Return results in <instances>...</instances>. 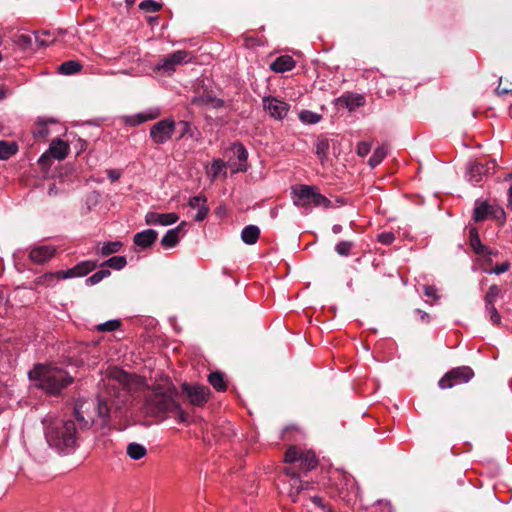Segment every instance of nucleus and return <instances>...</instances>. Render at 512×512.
I'll return each mask as SVG.
<instances>
[{"label":"nucleus","instance_id":"nucleus-25","mask_svg":"<svg viewBox=\"0 0 512 512\" xmlns=\"http://www.w3.org/2000/svg\"><path fill=\"white\" fill-rule=\"evenodd\" d=\"M260 236V229L256 225H247L241 232V239L247 245L255 244Z\"/></svg>","mask_w":512,"mask_h":512},{"label":"nucleus","instance_id":"nucleus-27","mask_svg":"<svg viewBox=\"0 0 512 512\" xmlns=\"http://www.w3.org/2000/svg\"><path fill=\"white\" fill-rule=\"evenodd\" d=\"M97 266V263L91 260H86L78 263L73 267L76 277H83L89 274Z\"/></svg>","mask_w":512,"mask_h":512},{"label":"nucleus","instance_id":"nucleus-4","mask_svg":"<svg viewBox=\"0 0 512 512\" xmlns=\"http://www.w3.org/2000/svg\"><path fill=\"white\" fill-rule=\"evenodd\" d=\"M28 376L37 388L53 396L59 395L74 380L67 371L52 364H37Z\"/></svg>","mask_w":512,"mask_h":512},{"label":"nucleus","instance_id":"nucleus-60","mask_svg":"<svg viewBox=\"0 0 512 512\" xmlns=\"http://www.w3.org/2000/svg\"><path fill=\"white\" fill-rule=\"evenodd\" d=\"M508 207L512 209V185L508 190Z\"/></svg>","mask_w":512,"mask_h":512},{"label":"nucleus","instance_id":"nucleus-39","mask_svg":"<svg viewBox=\"0 0 512 512\" xmlns=\"http://www.w3.org/2000/svg\"><path fill=\"white\" fill-rule=\"evenodd\" d=\"M299 118L303 123L316 124L320 121L321 116L309 110H303L299 114Z\"/></svg>","mask_w":512,"mask_h":512},{"label":"nucleus","instance_id":"nucleus-8","mask_svg":"<svg viewBox=\"0 0 512 512\" xmlns=\"http://www.w3.org/2000/svg\"><path fill=\"white\" fill-rule=\"evenodd\" d=\"M502 294V288L496 284H493L489 287L484 297L485 314L493 325H499L501 323V316L495 307V303L497 299L502 296Z\"/></svg>","mask_w":512,"mask_h":512},{"label":"nucleus","instance_id":"nucleus-33","mask_svg":"<svg viewBox=\"0 0 512 512\" xmlns=\"http://www.w3.org/2000/svg\"><path fill=\"white\" fill-rule=\"evenodd\" d=\"M209 383L215 388L217 391H225L226 383L224 380V376L221 372H212L208 376Z\"/></svg>","mask_w":512,"mask_h":512},{"label":"nucleus","instance_id":"nucleus-64","mask_svg":"<svg viewBox=\"0 0 512 512\" xmlns=\"http://www.w3.org/2000/svg\"><path fill=\"white\" fill-rule=\"evenodd\" d=\"M496 92L499 94V95H503V94H506L508 92H510V90H507V89H500L499 87L496 89Z\"/></svg>","mask_w":512,"mask_h":512},{"label":"nucleus","instance_id":"nucleus-57","mask_svg":"<svg viewBox=\"0 0 512 512\" xmlns=\"http://www.w3.org/2000/svg\"><path fill=\"white\" fill-rule=\"evenodd\" d=\"M312 502L318 506L319 508H321L322 510H325V506H324V503H323V500L322 498L318 497V496H314L312 499Z\"/></svg>","mask_w":512,"mask_h":512},{"label":"nucleus","instance_id":"nucleus-47","mask_svg":"<svg viewBox=\"0 0 512 512\" xmlns=\"http://www.w3.org/2000/svg\"><path fill=\"white\" fill-rule=\"evenodd\" d=\"M424 295L433 298L434 300L439 299V295L437 294V288L433 285H425L423 287Z\"/></svg>","mask_w":512,"mask_h":512},{"label":"nucleus","instance_id":"nucleus-10","mask_svg":"<svg viewBox=\"0 0 512 512\" xmlns=\"http://www.w3.org/2000/svg\"><path fill=\"white\" fill-rule=\"evenodd\" d=\"M189 53L184 50H178L162 58L156 65V69L159 71L173 72L178 65L189 62Z\"/></svg>","mask_w":512,"mask_h":512},{"label":"nucleus","instance_id":"nucleus-44","mask_svg":"<svg viewBox=\"0 0 512 512\" xmlns=\"http://www.w3.org/2000/svg\"><path fill=\"white\" fill-rule=\"evenodd\" d=\"M120 325H121V323L119 320H109V321H106L104 323L97 325L96 328L98 331L112 332V331L117 330L120 327Z\"/></svg>","mask_w":512,"mask_h":512},{"label":"nucleus","instance_id":"nucleus-54","mask_svg":"<svg viewBox=\"0 0 512 512\" xmlns=\"http://www.w3.org/2000/svg\"><path fill=\"white\" fill-rule=\"evenodd\" d=\"M299 494L300 489H297L296 486H293V488L289 492V497L292 499L293 502H296L298 500Z\"/></svg>","mask_w":512,"mask_h":512},{"label":"nucleus","instance_id":"nucleus-14","mask_svg":"<svg viewBox=\"0 0 512 512\" xmlns=\"http://www.w3.org/2000/svg\"><path fill=\"white\" fill-rule=\"evenodd\" d=\"M179 219V216L176 213H157L153 211H149L145 215V223L147 225H159V226H168L176 223Z\"/></svg>","mask_w":512,"mask_h":512},{"label":"nucleus","instance_id":"nucleus-61","mask_svg":"<svg viewBox=\"0 0 512 512\" xmlns=\"http://www.w3.org/2000/svg\"><path fill=\"white\" fill-rule=\"evenodd\" d=\"M332 231H333V233L338 234L342 231V226L339 224H335L332 227Z\"/></svg>","mask_w":512,"mask_h":512},{"label":"nucleus","instance_id":"nucleus-9","mask_svg":"<svg viewBox=\"0 0 512 512\" xmlns=\"http://www.w3.org/2000/svg\"><path fill=\"white\" fill-rule=\"evenodd\" d=\"M182 391L187 395L194 406H203L209 399L210 389L203 385H189L184 383Z\"/></svg>","mask_w":512,"mask_h":512},{"label":"nucleus","instance_id":"nucleus-43","mask_svg":"<svg viewBox=\"0 0 512 512\" xmlns=\"http://www.w3.org/2000/svg\"><path fill=\"white\" fill-rule=\"evenodd\" d=\"M353 248V242L351 241H340L335 246V251L340 256H349L351 249Z\"/></svg>","mask_w":512,"mask_h":512},{"label":"nucleus","instance_id":"nucleus-18","mask_svg":"<svg viewBox=\"0 0 512 512\" xmlns=\"http://www.w3.org/2000/svg\"><path fill=\"white\" fill-rule=\"evenodd\" d=\"M161 112L159 108H150L145 112H141L135 115L128 116L126 123L131 126L140 125L144 122L156 119L160 116Z\"/></svg>","mask_w":512,"mask_h":512},{"label":"nucleus","instance_id":"nucleus-32","mask_svg":"<svg viewBox=\"0 0 512 512\" xmlns=\"http://www.w3.org/2000/svg\"><path fill=\"white\" fill-rule=\"evenodd\" d=\"M227 167V163L224 162L221 159H214L211 165V168L208 171V176L214 180L216 179L221 173L223 175H226L225 168Z\"/></svg>","mask_w":512,"mask_h":512},{"label":"nucleus","instance_id":"nucleus-50","mask_svg":"<svg viewBox=\"0 0 512 512\" xmlns=\"http://www.w3.org/2000/svg\"><path fill=\"white\" fill-rule=\"evenodd\" d=\"M509 267H510V264L508 262H504L501 265L495 266L491 271H489V273L495 274V275H500V274L506 272L509 269Z\"/></svg>","mask_w":512,"mask_h":512},{"label":"nucleus","instance_id":"nucleus-37","mask_svg":"<svg viewBox=\"0 0 512 512\" xmlns=\"http://www.w3.org/2000/svg\"><path fill=\"white\" fill-rule=\"evenodd\" d=\"M111 274L110 270L108 269H101L97 272H95L90 277L86 278L85 283L87 286H93L95 284H98L101 282L104 278L109 277Z\"/></svg>","mask_w":512,"mask_h":512},{"label":"nucleus","instance_id":"nucleus-28","mask_svg":"<svg viewBox=\"0 0 512 512\" xmlns=\"http://www.w3.org/2000/svg\"><path fill=\"white\" fill-rule=\"evenodd\" d=\"M316 155L318 156L321 163L327 159L330 144L327 138H318L315 143Z\"/></svg>","mask_w":512,"mask_h":512},{"label":"nucleus","instance_id":"nucleus-56","mask_svg":"<svg viewBox=\"0 0 512 512\" xmlns=\"http://www.w3.org/2000/svg\"><path fill=\"white\" fill-rule=\"evenodd\" d=\"M50 157V154L48 153V151H46L44 154H42L38 160V163L41 165V166H46L47 165V162H48V159Z\"/></svg>","mask_w":512,"mask_h":512},{"label":"nucleus","instance_id":"nucleus-42","mask_svg":"<svg viewBox=\"0 0 512 512\" xmlns=\"http://www.w3.org/2000/svg\"><path fill=\"white\" fill-rule=\"evenodd\" d=\"M139 8L145 12H158L162 8V4L154 0H144L140 3Z\"/></svg>","mask_w":512,"mask_h":512},{"label":"nucleus","instance_id":"nucleus-21","mask_svg":"<svg viewBox=\"0 0 512 512\" xmlns=\"http://www.w3.org/2000/svg\"><path fill=\"white\" fill-rule=\"evenodd\" d=\"M192 104L200 107H210L218 109L224 105V102L222 99L217 98L211 94H205L193 97Z\"/></svg>","mask_w":512,"mask_h":512},{"label":"nucleus","instance_id":"nucleus-23","mask_svg":"<svg viewBox=\"0 0 512 512\" xmlns=\"http://www.w3.org/2000/svg\"><path fill=\"white\" fill-rule=\"evenodd\" d=\"M233 153L238 159V165L233 170L234 172H245L247 170L246 162L248 159V151L241 143H235L232 146Z\"/></svg>","mask_w":512,"mask_h":512},{"label":"nucleus","instance_id":"nucleus-12","mask_svg":"<svg viewBox=\"0 0 512 512\" xmlns=\"http://www.w3.org/2000/svg\"><path fill=\"white\" fill-rule=\"evenodd\" d=\"M314 186L299 185L292 190L293 203L297 207L304 208L309 211L312 207V198L314 193Z\"/></svg>","mask_w":512,"mask_h":512},{"label":"nucleus","instance_id":"nucleus-55","mask_svg":"<svg viewBox=\"0 0 512 512\" xmlns=\"http://www.w3.org/2000/svg\"><path fill=\"white\" fill-rule=\"evenodd\" d=\"M75 413H76V418H77V421L83 426V427H88L89 426V421L88 420H85L83 416H80L79 414V410L76 408L75 409Z\"/></svg>","mask_w":512,"mask_h":512},{"label":"nucleus","instance_id":"nucleus-49","mask_svg":"<svg viewBox=\"0 0 512 512\" xmlns=\"http://www.w3.org/2000/svg\"><path fill=\"white\" fill-rule=\"evenodd\" d=\"M59 280H66L71 278H76L73 267L67 270L57 271Z\"/></svg>","mask_w":512,"mask_h":512},{"label":"nucleus","instance_id":"nucleus-38","mask_svg":"<svg viewBox=\"0 0 512 512\" xmlns=\"http://www.w3.org/2000/svg\"><path fill=\"white\" fill-rule=\"evenodd\" d=\"M489 212L490 206L486 202H483L479 206L475 207L473 218L477 222L483 221L486 219Z\"/></svg>","mask_w":512,"mask_h":512},{"label":"nucleus","instance_id":"nucleus-58","mask_svg":"<svg viewBox=\"0 0 512 512\" xmlns=\"http://www.w3.org/2000/svg\"><path fill=\"white\" fill-rule=\"evenodd\" d=\"M298 482V484L296 485V488L297 489H300V492L303 491V490H306L310 487V483L309 482H304V481H301V480H296Z\"/></svg>","mask_w":512,"mask_h":512},{"label":"nucleus","instance_id":"nucleus-36","mask_svg":"<svg viewBox=\"0 0 512 512\" xmlns=\"http://www.w3.org/2000/svg\"><path fill=\"white\" fill-rule=\"evenodd\" d=\"M127 264V260L125 256H113L103 262L101 266H108L114 270H121Z\"/></svg>","mask_w":512,"mask_h":512},{"label":"nucleus","instance_id":"nucleus-51","mask_svg":"<svg viewBox=\"0 0 512 512\" xmlns=\"http://www.w3.org/2000/svg\"><path fill=\"white\" fill-rule=\"evenodd\" d=\"M107 176L112 182H115L121 177V171L117 169H108Z\"/></svg>","mask_w":512,"mask_h":512},{"label":"nucleus","instance_id":"nucleus-7","mask_svg":"<svg viewBox=\"0 0 512 512\" xmlns=\"http://www.w3.org/2000/svg\"><path fill=\"white\" fill-rule=\"evenodd\" d=\"M176 123L172 118H165L156 122L150 128V138L153 143L162 145L168 142L175 132Z\"/></svg>","mask_w":512,"mask_h":512},{"label":"nucleus","instance_id":"nucleus-52","mask_svg":"<svg viewBox=\"0 0 512 512\" xmlns=\"http://www.w3.org/2000/svg\"><path fill=\"white\" fill-rule=\"evenodd\" d=\"M284 473L287 476H290L291 478L295 479V481L299 479V474L295 471V469L293 467L285 468Z\"/></svg>","mask_w":512,"mask_h":512},{"label":"nucleus","instance_id":"nucleus-35","mask_svg":"<svg viewBox=\"0 0 512 512\" xmlns=\"http://www.w3.org/2000/svg\"><path fill=\"white\" fill-rule=\"evenodd\" d=\"M341 100L349 110H354L357 107L363 106L365 103V99L362 95L343 96Z\"/></svg>","mask_w":512,"mask_h":512},{"label":"nucleus","instance_id":"nucleus-13","mask_svg":"<svg viewBox=\"0 0 512 512\" xmlns=\"http://www.w3.org/2000/svg\"><path fill=\"white\" fill-rule=\"evenodd\" d=\"M56 253V247L52 245H41L31 249L29 259L35 264H44L51 260Z\"/></svg>","mask_w":512,"mask_h":512},{"label":"nucleus","instance_id":"nucleus-30","mask_svg":"<svg viewBox=\"0 0 512 512\" xmlns=\"http://www.w3.org/2000/svg\"><path fill=\"white\" fill-rule=\"evenodd\" d=\"M57 272H47L34 280V284L37 286L53 287L58 281Z\"/></svg>","mask_w":512,"mask_h":512},{"label":"nucleus","instance_id":"nucleus-15","mask_svg":"<svg viewBox=\"0 0 512 512\" xmlns=\"http://www.w3.org/2000/svg\"><path fill=\"white\" fill-rule=\"evenodd\" d=\"M489 168L478 161H471L467 164L466 179L472 184H477L483 180L488 173Z\"/></svg>","mask_w":512,"mask_h":512},{"label":"nucleus","instance_id":"nucleus-24","mask_svg":"<svg viewBox=\"0 0 512 512\" xmlns=\"http://www.w3.org/2000/svg\"><path fill=\"white\" fill-rule=\"evenodd\" d=\"M185 222L175 228L169 229L161 239V244L166 248H172L179 242V233L182 231Z\"/></svg>","mask_w":512,"mask_h":512},{"label":"nucleus","instance_id":"nucleus-6","mask_svg":"<svg viewBox=\"0 0 512 512\" xmlns=\"http://www.w3.org/2000/svg\"><path fill=\"white\" fill-rule=\"evenodd\" d=\"M474 376L468 366H461L448 371L438 382L441 389H450L456 385L467 383Z\"/></svg>","mask_w":512,"mask_h":512},{"label":"nucleus","instance_id":"nucleus-41","mask_svg":"<svg viewBox=\"0 0 512 512\" xmlns=\"http://www.w3.org/2000/svg\"><path fill=\"white\" fill-rule=\"evenodd\" d=\"M312 202V206L315 207L321 206L324 208H329L331 206V201L324 195L320 194L316 188L314 189Z\"/></svg>","mask_w":512,"mask_h":512},{"label":"nucleus","instance_id":"nucleus-20","mask_svg":"<svg viewBox=\"0 0 512 512\" xmlns=\"http://www.w3.org/2000/svg\"><path fill=\"white\" fill-rule=\"evenodd\" d=\"M296 66L295 60L289 55L277 57L270 65V69L276 73L291 71Z\"/></svg>","mask_w":512,"mask_h":512},{"label":"nucleus","instance_id":"nucleus-22","mask_svg":"<svg viewBox=\"0 0 512 512\" xmlns=\"http://www.w3.org/2000/svg\"><path fill=\"white\" fill-rule=\"evenodd\" d=\"M470 246L473 251L478 255H493L494 253L480 241L478 231L476 228H470L469 230Z\"/></svg>","mask_w":512,"mask_h":512},{"label":"nucleus","instance_id":"nucleus-53","mask_svg":"<svg viewBox=\"0 0 512 512\" xmlns=\"http://www.w3.org/2000/svg\"><path fill=\"white\" fill-rule=\"evenodd\" d=\"M415 313L419 315L420 319L423 322H429L430 315L426 313L425 311H422L421 309H415Z\"/></svg>","mask_w":512,"mask_h":512},{"label":"nucleus","instance_id":"nucleus-40","mask_svg":"<svg viewBox=\"0 0 512 512\" xmlns=\"http://www.w3.org/2000/svg\"><path fill=\"white\" fill-rule=\"evenodd\" d=\"M386 156V150L383 147H378L368 160V164L374 168L379 165Z\"/></svg>","mask_w":512,"mask_h":512},{"label":"nucleus","instance_id":"nucleus-3","mask_svg":"<svg viewBox=\"0 0 512 512\" xmlns=\"http://www.w3.org/2000/svg\"><path fill=\"white\" fill-rule=\"evenodd\" d=\"M130 383V375L118 367H111L107 371V378L103 380L106 391H101L97 399V414L106 424L110 419L111 405L115 401L111 397H119L121 393H126V387Z\"/></svg>","mask_w":512,"mask_h":512},{"label":"nucleus","instance_id":"nucleus-26","mask_svg":"<svg viewBox=\"0 0 512 512\" xmlns=\"http://www.w3.org/2000/svg\"><path fill=\"white\" fill-rule=\"evenodd\" d=\"M126 453L132 460H140L146 456L147 449L142 444L132 442L127 445Z\"/></svg>","mask_w":512,"mask_h":512},{"label":"nucleus","instance_id":"nucleus-34","mask_svg":"<svg viewBox=\"0 0 512 512\" xmlns=\"http://www.w3.org/2000/svg\"><path fill=\"white\" fill-rule=\"evenodd\" d=\"M123 244L121 241H109L105 242L99 250V254L102 256H109L111 254L117 253Z\"/></svg>","mask_w":512,"mask_h":512},{"label":"nucleus","instance_id":"nucleus-46","mask_svg":"<svg viewBox=\"0 0 512 512\" xmlns=\"http://www.w3.org/2000/svg\"><path fill=\"white\" fill-rule=\"evenodd\" d=\"M50 33L48 31H43L41 34H37L35 36L36 42L39 46H48L50 43L53 42V40L46 39V37H49Z\"/></svg>","mask_w":512,"mask_h":512},{"label":"nucleus","instance_id":"nucleus-16","mask_svg":"<svg viewBox=\"0 0 512 512\" xmlns=\"http://www.w3.org/2000/svg\"><path fill=\"white\" fill-rule=\"evenodd\" d=\"M207 199L203 195L193 196L189 199L188 205L192 209H197V213L194 216V220L197 222L203 221L209 212V208L206 205Z\"/></svg>","mask_w":512,"mask_h":512},{"label":"nucleus","instance_id":"nucleus-2","mask_svg":"<svg viewBox=\"0 0 512 512\" xmlns=\"http://www.w3.org/2000/svg\"><path fill=\"white\" fill-rule=\"evenodd\" d=\"M176 395L177 390L174 387H170L165 391L156 390L146 397L144 403L145 412L152 417L160 419L173 417L180 423L187 422L188 415L176 401Z\"/></svg>","mask_w":512,"mask_h":512},{"label":"nucleus","instance_id":"nucleus-1","mask_svg":"<svg viewBox=\"0 0 512 512\" xmlns=\"http://www.w3.org/2000/svg\"><path fill=\"white\" fill-rule=\"evenodd\" d=\"M44 435L48 445L60 453L71 452L77 444V428L71 419H62L47 414L42 420Z\"/></svg>","mask_w":512,"mask_h":512},{"label":"nucleus","instance_id":"nucleus-62","mask_svg":"<svg viewBox=\"0 0 512 512\" xmlns=\"http://www.w3.org/2000/svg\"><path fill=\"white\" fill-rule=\"evenodd\" d=\"M21 41H23L25 44H30L31 43V37L30 36H27V35H22L20 37Z\"/></svg>","mask_w":512,"mask_h":512},{"label":"nucleus","instance_id":"nucleus-59","mask_svg":"<svg viewBox=\"0 0 512 512\" xmlns=\"http://www.w3.org/2000/svg\"><path fill=\"white\" fill-rule=\"evenodd\" d=\"M182 126V133L181 136L185 135L190 130V124L187 121H181L179 123Z\"/></svg>","mask_w":512,"mask_h":512},{"label":"nucleus","instance_id":"nucleus-63","mask_svg":"<svg viewBox=\"0 0 512 512\" xmlns=\"http://www.w3.org/2000/svg\"><path fill=\"white\" fill-rule=\"evenodd\" d=\"M6 96H7V91L2 89V88H0V100L5 99Z\"/></svg>","mask_w":512,"mask_h":512},{"label":"nucleus","instance_id":"nucleus-17","mask_svg":"<svg viewBox=\"0 0 512 512\" xmlns=\"http://www.w3.org/2000/svg\"><path fill=\"white\" fill-rule=\"evenodd\" d=\"M158 233L153 229H146L138 232L133 237V242L136 246L147 249L157 240Z\"/></svg>","mask_w":512,"mask_h":512},{"label":"nucleus","instance_id":"nucleus-5","mask_svg":"<svg viewBox=\"0 0 512 512\" xmlns=\"http://www.w3.org/2000/svg\"><path fill=\"white\" fill-rule=\"evenodd\" d=\"M286 463H299V467L303 472H308L315 469L318 465L316 455L311 450H303L296 446H290L284 458Z\"/></svg>","mask_w":512,"mask_h":512},{"label":"nucleus","instance_id":"nucleus-31","mask_svg":"<svg viewBox=\"0 0 512 512\" xmlns=\"http://www.w3.org/2000/svg\"><path fill=\"white\" fill-rule=\"evenodd\" d=\"M82 69V65L80 62L75 60H69L63 62L59 68L58 71L63 75H72L77 72H79Z\"/></svg>","mask_w":512,"mask_h":512},{"label":"nucleus","instance_id":"nucleus-48","mask_svg":"<svg viewBox=\"0 0 512 512\" xmlns=\"http://www.w3.org/2000/svg\"><path fill=\"white\" fill-rule=\"evenodd\" d=\"M371 150V146L369 143H366V142H360L358 145H357V154L360 156V157H364L366 156Z\"/></svg>","mask_w":512,"mask_h":512},{"label":"nucleus","instance_id":"nucleus-11","mask_svg":"<svg viewBox=\"0 0 512 512\" xmlns=\"http://www.w3.org/2000/svg\"><path fill=\"white\" fill-rule=\"evenodd\" d=\"M263 107L265 111L274 119H284L290 109V105L275 97H265L263 99Z\"/></svg>","mask_w":512,"mask_h":512},{"label":"nucleus","instance_id":"nucleus-29","mask_svg":"<svg viewBox=\"0 0 512 512\" xmlns=\"http://www.w3.org/2000/svg\"><path fill=\"white\" fill-rule=\"evenodd\" d=\"M18 151V146L15 142L0 141V160H7L15 155Z\"/></svg>","mask_w":512,"mask_h":512},{"label":"nucleus","instance_id":"nucleus-19","mask_svg":"<svg viewBox=\"0 0 512 512\" xmlns=\"http://www.w3.org/2000/svg\"><path fill=\"white\" fill-rule=\"evenodd\" d=\"M69 150L68 143L57 138L50 143L48 153L54 159L63 160L67 157Z\"/></svg>","mask_w":512,"mask_h":512},{"label":"nucleus","instance_id":"nucleus-45","mask_svg":"<svg viewBox=\"0 0 512 512\" xmlns=\"http://www.w3.org/2000/svg\"><path fill=\"white\" fill-rule=\"evenodd\" d=\"M380 243L384 245L392 244L395 240V236L392 232H382L377 236Z\"/></svg>","mask_w":512,"mask_h":512}]
</instances>
